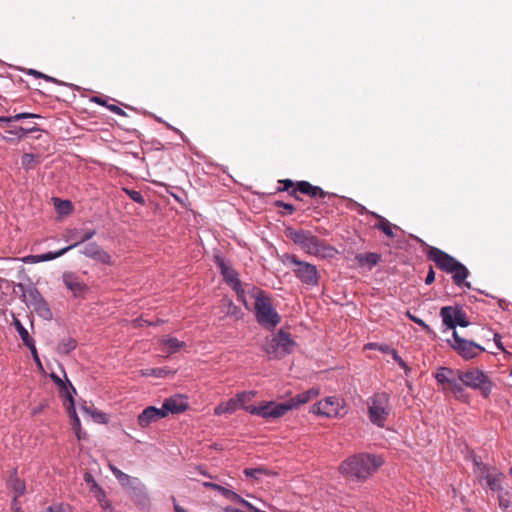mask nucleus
I'll return each mask as SVG.
<instances>
[{"label": "nucleus", "mask_w": 512, "mask_h": 512, "mask_svg": "<svg viewBox=\"0 0 512 512\" xmlns=\"http://www.w3.org/2000/svg\"><path fill=\"white\" fill-rule=\"evenodd\" d=\"M381 456L370 453H358L346 458L339 466L340 474L354 482H365L382 465Z\"/></svg>", "instance_id": "f257e3e1"}, {"label": "nucleus", "mask_w": 512, "mask_h": 512, "mask_svg": "<svg viewBox=\"0 0 512 512\" xmlns=\"http://www.w3.org/2000/svg\"><path fill=\"white\" fill-rule=\"evenodd\" d=\"M426 255L428 260L433 261L440 270L452 274V280L456 286L471 288V283L466 281L470 272L456 258L434 246L428 248Z\"/></svg>", "instance_id": "f03ea898"}, {"label": "nucleus", "mask_w": 512, "mask_h": 512, "mask_svg": "<svg viewBox=\"0 0 512 512\" xmlns=\"http://www.w3.org/2000/svg\"><path fill=\"white\" fill-rule=\"evenodd\" d=\"M286 236L295 244L299 245L308 254L315 256L331 255L333 249L322 242L317 236L303 229H296L293 226H287Z\"/></svg>", "instance_id": "7ed1b4c3"}, {"label": "nucleus", "mask_w": 512, "mask_h": 512, "mask_svg": "<svg viewBox=\"0 0 512 512\" xmlns=\"http://www.w3.org/2000/svg\"><path fill=\"white\" fill-rule=\"evenodd\" d=\"M366 404L370 422L383 428L392 411L390 394L385 391L375 392L368 397Z\"/></svg>", "instance_id": "20e7f679"}, {"label": "nucleus", "mask_w": 512, "mask_h": 512, "mask_svg": "<svg viewBox=\"0 0 512 512\" xmlns=\"http://www.w3.org/2000/svg\"><path fill=\"white\" fill-rule=\"evenodd\" d=\"M295 346L296 342L291 334L281 329L276 334L265 338L263 350L270 358L281 359L291 354Z\"/></svg>", "instance_id": "39448f33"}, {"label": "nucleus", "mask_w": 512, "mask_h": 512, "mask_svg": "<svg viewBox=\"0 0 512 512\" xmlns=\"http://www.w3.org/2000/svg\"><path fill=\"white\" fill-rule=\"evenodd\" d=\"M459 381L464 386L479 391L480 395L485 399L490 397L494 386L489 376L478 368L467 371L461 370L459 372Z\"/></svg>", "instance_id": "423d86ee"}, {"label": "nucleus", "mask_w": 512, "mask_h": 512, "mask_svg": "<svg viewBox=\"0 0 512 512\" xmlns=\"http://www.w3.org/2000/svg\"><path fill=\"white\" fill-rule=\"evenodd\" d=\"M214 263L224 281L235 291L238 301L242 302L247 310H250L251 307L245 297V289L241 285L238 272L219 254L214 255Z\"/></svg>", "instance_id": "0eeeda50"}, {"label": "nucleus", "mask_w": 512, "mask_h": 512, "mask_svg": "<svg viewBox=\"0 0 512 512\" xmlns=\"http://www.w3.org/2000/svg\"><path fill=\"white\" fill-rule=\"evenodd\" d=\"M254 315L257 323L268 331H273L281 322L280 314L272 305L271 297L254 304Z\"/></svg>", "instance_id": "6e6552de"}, {"label": "nucleus", "mask_w": 512, "mask_h": 512, "mask_svg": "<svg viewBox=\"0 0 512 512\" xmlns=\"http://www.w3.org/2000/svg\"><path fill=\"white\" fill-rule=\"evenodd\" d=\"M285 258L290 264L294 265L292 271L303 284L318 285L320 276L315 265L299 260L294 254H286Z\"/></svg>", "instance_id": "1a4fd4ad"}, {"label": "nucleus", "mask_w": 512, "mask_h": 512, "mask_svg": "<svg viewBox=\"0 0 512 512\" xmlns=\"http://www.w3.org/2000/svg\"><path fill=\"white\" fill-rule=\"evenodd\" d=\"M244 410L251 415L259 416L263 419H278L289 412V407L285 402L277 403L274 401L261 402L259 405L244 406Z\"/></svg>", "instance_id": "9d476101"}, {"label": "nucleus", "mask_w": 512, "mask_h": 512, "mask_svg": "<svg viewBox=\"0 0 512 512\" xmlns=\"http://www.w3.org/2000/svg\"><path fill=\"white\" fill-rule=\"evenodd\" d=\"M452 337L453 341L448 340L449 345L465 360L473 359L485 351V348L476 342L460 337L455 330Z\"/></svg>", "instance_id": "9b49d317"}, {"label": "nucleus", "mask_w": 512, "mask_h": 512, "mask_svg": "<svg viewBox=\"0 0 512 512\" xmlns=\"http://www.w3.org/2000/svg\"><path fill=\"white\" fill-rule=\"evenodd\" d=\"M440 316L443 323L449 328L455 330L456 326L467 327L470 321L463 308L459 305L444 306L440 309Z\"/></svg>", "instance_id": "f8f14e48"}, {"label": "nucleus", "mask_w": 512, "mask_h": 512, "mask_svg": "<svg viewBox=\"0 0 512 512\" xmlns=\"http://www.w3.org/2000/svg\"><path fill=\"white\" fill-rule=\"evenodd\" d=\"M341 400L336 397H327L324 400L319 401L312 407V412L328 418L341 417L343 409Z\"/></svg>", "instance_id": "ddd939ff"}, {"label": "nucleus", "mask_w": 512, "mask_h": 512, "mask_svg": "<svg viewBox=\"0 0 512 512\" xmlns=\"http://www.w3.org/2000/svg\"><path fill=\"white\" fill-rule=\"evenodd\" d=\"M301 195L310 199L324 198L327 192L323 191L318 186H313L308 181H298L296 186L291 190L290 196L294 197L297 201H302Z\"/></svg>", "instance_id": "4468645a"}, {"label": "nucleus", "mask_w": 512, "mask_h": 512, "mask_svg": "<svg viewBox=\"0 0 512 512\" xmlns=\"http://www.w3.org/2000/svg\"><path fill=\"white\" fill-rule=\"evenodd\" d=\"M62 280L65 287L72 293L75 298H84L89 287L84 281L74 272H64Z\"/></svg>", "instance_id": "2eb2a0df"}, {"label": "nucleus", "mask_w": 512, "mask_h": 512, "mask_svg": "<svg viewBox=\"0 0 512 512\" xmlns=\"http://www.w3.org/2000/svg\"><path fill=\"white\" fill-rule=\"evenodd\" d=\"M95 233V230L91 229H67L66 233L64 234V239L66 242H70L71 244L66 248H68V251L71 250L72 248L92 238L95 235Z\"/></svg>", "instance_id": "dca6fc26"}, {"label": "nucleus", "mask_w": 512, "mask_h": 512, "mask_svg": "<svg viewBox=\"0 0 512 512\" xmlns=\"http://www.w3.org/2000/svg\"><path fill=\"white\" fill-rule=\"evenodd\" d=\"M108 467L122 487H131L135 492L143 493L145 487L137 478H132L111 463Z\"/></svg>", "instance_id": "f3484780"}, {"label": "nucleus", "mask_w": 512, "mask_h": 512, "mask_svg": "<svg viewBox=\"0 0 512 512\" xmlns=\"http://www.w3.org/2000/svg\"><path fill=\"white\" fill-rule=\"evenodd\" d=\"M188 408L186 400L182 396H174L164 400L161 412L164 413V418L168 414H179Z\"/></svg>", "instance_id": "a211bd4d"}, {"label": "nucleus", "mask_w": 512, "mask_h": 512, "mask_svg": "<svg viewBox=\"0 0 512 512\" xmlns=\"http://www.w3.org/2000/svg\"><path fill=\"white\" fill-rule=\"evenodd\" d=\"M320 393V389L312 387L302 393L295 395L285 402L286 406L289 407V411L297 409L300 405L306 404L312 399L316 398Z\"/></svg>", "instance_id": "6ab92c4d"}, {"label": "nucleus", "mask_w": 512, "mask_h": 512, "mask_svg": "<svg viewBox=\"0 0 512 512\" xmlns=\"http://www.w3.org/2000/svg\"><path fill=\"white\" fill-rule=\"evenodd\" d=\"M162 418H164V413L160 408L148 406L138 415L137 422L140 427L146 428Z\"/></svg>", "instance_id": "aec40b11"}, {"label": "nucleus", "mask_w": 512, "mask_h": 512, "mask_svg": "<svg viewBox=\"0 0 512 512\" xmlns=\"http://www.w3.org/2000/svg\"><path fill=\"white\" fill-rule=\"evenodd\" d=\"M18 288L22 292L23 301L29 308H32L43 297L33 284L25 285L20 283Z\"/></svg>", "instance_id": "412c9836"}, {"label": "nucleus", "mask_w": 512, "mask_h": 512, "mask_svg": "<svg viewBox=\"0 0 512 512\" xmlns=\"http://www.w3.org/2000/svg\"><path fill=\"white\" fill-rule=\"evenodd\" d=\"M203 486L206 487V488H210V489L218 491L227 500H229L231 502H234V503L241 504L242 506L244 505V503L246 501L244 498H242L236 492H234V491H232V490H230V489H228L226 487H223V486H221L219 484H216V483H213V482H204Z\"/></svg>", "instance_id": "4be33fe9"}, {"label": "nucleus", "mask_w": 512, "mask_h": 512, "mask_svg": "<svg viewBox=\"0 0 512 512\" xmlns=\"http://www.w3.org/2000/svg\"><path fill=\"white\" fill-rule=\"evenodd\" d=\"M7 486L15 493L14 501H17V499L23 496L26 492L25 481L18 477L16 469L12 471L8 479Z\"/></svg>", "instance_id": "5701e85b"}, {"label": "nucleus", "mask_w": 512, "mask_h": 512, "mask_svg": "<svg viewBox=\"0 0 512 512\" xmlns=\"http://www.w3.org/2000/svg\"><path fill=\"white\" fill-rule=\"evenodd\" d=\"M34 312L43 320L50 321L53 318L52 310L48 302L42 297L39 302L32 306Z\"/></svg>", "instance_id": "b1692460"}, {"label": "nucleus", "mask_w": 512, "mask_h": 512, "mask_svg": "<svg viewBox=\"0 0 512 512\" xmlns=\"http://www.w3.org/2000/svg\"><path fill=\"white\" fill-rule=\"evenodd\" d=\"M95 498L97 499L99 505L105 512H115L114 508L111 505V502L107 499L105 491L102 489L99 484H95Z\"/></svg>", "instance_id": "393cba45"}, {"label": "nucleus", "mask_w": 512, "mask_h": 512, "mask_svg": "<svg viewBox=\"0 0 512 512\" xmlns=\"http://www.w3.org/2000/svg\"><path fill=\"white\" fill-rule=\"evenodd\" d=\"M356 259L361 266H368L371 268L378 264L380 261V255L377 253L366 252L358 254Z\"/></svg>", "instance_id": "a878e982"}, {"label": "nucleus", "mask_w": 512, "mask_h": 512, "mask_svg": "<svg viewBox=\"0 0 512 512\" xmlns=\"http://www.w3.org/2000/svg\"><path fill=\"white\" fill-rule=\"evenodd\" d=\"M221 308L226 316L235 317L236 319L242 317L241 309L229 299L222 300Z\"/></svg>", "instance_id": "bb28decb"}, {"label": "nucleus", "mask_w": 512, "mask_h": 512, "mask_svg": "<svg viewBox=\"0 0 512 512\" xmlns=\"http://www.w3.org/2000/svg\"><path fill=\"white\" fill-rule=\"evenodd\" d=\"M68 252V248H62L56 252H47L39 255H32L29 257L32 263H39L56 259Z\"/></svg>", "instance_id": "cd10ccee"}, {"label": "nucleus", "mask_w": 512, "mask_h": 512, "mask_svg": "<svg viewBox=\"0 0 512 512\" xmlns=\"http://www.w3.org/2000/svg\"><path fill=\"white\" fill-rule=\"evenodd\" d=\"M237 410V400L230 398L226 402L218 404L214 409L215 415L232 414Z\"/></svg>", "instance_id": "c85d7f7f"}, {"label": "nucleus", "mask_w": 512, "mask_h": 512, "mask_svg": "<svg viewBox=\"0 0 512 512\" xmlns=\"http://www.w3.org/2000/svg\"><path fill=\"white\" fill-rule=\"evenodd\" d=\"M161 343L165 347H167L168 354H174L186 346V343L184 341H179L177 338L174 337L162 339Z\"/></svg>", "instance_id": "c756f323"}, {"label": "nucleus", "mask_w": 512, "mask_h": 512, "mask_svg": "<svg viewBox=\"0 0 512 512\" xmlns=\"http://www.w3.org/2000/svg\"><path fill=\"white\" fill-rule=\"evenodd\" d=\"M14 326L17 330L20 338L22 339L25 346H31L34 341V339L29 335V332L27 329L22 325L21 321L17 318H14Z\"/></svg>", "instance_id": "7c9ffc66"}, {"label": "nucleus", "mask_w": 512, "mask_h": 512, "mask_svg": "<svg viewBox=\"0 0 512 512\" xmlns=\"http://www.w3.org/2000/svg\"><path fill=\"white\" fill-rule=\"evenodd\" d=\"M503 479H504V475L502 473H497V474L488 473L485 476L487 486L492 491H500L502 489L501 482Z\"/></svg>", "instance_id": "2f4dec72"}, {"label": "nucleus", "mask_w": 512, "mask_h": 512, "mask_svg": "<svg viewBox=\"0 0 512 512\" xmlns=\"http://www.w3.org/2000/svg\"><path fill=\"white\" fill-rule=\"evenodd\" d=\"M459 372H461L460 369H452L450 367L441 366L437 369V371L434 373V378H455L459 379Z\"/></svg>", "instance_id": "473e14b6"}, {"label": "nucleus", "mask_w": 512, "mask_h": 512, "mask_svg": "<svg viewBox=\"0 0 512 512\" xmlns=\"http://www.w3.org/2000/svg\"><path fill=\"white\" fill-rule=\"evenodd\" d=\"M246 295L254 299V304H258L259 299L265 300L270 297L264 290L256 286H251L247 292L245 291V296Z\"/></svg>", "instance_id": "72a5a7b5"}, {"label": "nucleus", "mask_w": 512, "mask_h": 512, "mask_svg": "<svg viewBox=\"0 0 512 512\" xmlns=\"http://www.w3.org/2000/svg\"><path fill=\"white\" fill-rule=\"evenodd\" d=\"M55 209L59 215H67L72 209V203L68 200L54 199Z\"/></svg>", "instance_id": "f704fd0d"}, {"label": "nucleus", "mask_w": 512, "mask_h": 512, "mask_svg": "<svg viewBox=\"0 0 512 512\" xmlns=\"http://www.w3.org/2000/svg\"><path fill=\"white\" fill-rule=\"evenodd\" d=\"M51 378L54 383L58 386L61 392H64V396H67V391H71V393H76V389L74 386L67 380L68 385L65 381H63L59 376L54 373H51Z\"/></svg>", "instance_id": "c9c22d12"}, {"label": "nucleus", "mask_w": 512, "mask_h": 512, "mask_svg": "<svg viewBox=\"0 0 512 512\" xmlns=\"http://www.w3.org/2000/svg\"><path fill=\"white\" fill-rule=\"evenodd\" d=\"M463 386V383L460 384L458 382L456 385H454L450 392L453 393L457 400L467 403L469 401V395Z\"/></svg>", "instance_id": "e433bc0d"}, {"label": "nucleus", "mask_w": 512, "mask_h": 512, "mask_svg": "<svg viewBox=\"0 0 512 512\" xmlns=\"http://www.w3.org/2000/svg\"><path fill=\"white\" fill-rule=\"evenodd\" d=\"M255 395L256 393L254 391L237 393L233 398V400H237V409L239 407L244 409V406H247L246 403L250 401Z\"/></svg>", "instance_id": "4c0bfd02"}, {"label": "nucleus", "mask_w": 512, "mask_h": 512, "mask_svg": "<svg viewBox=\"0 0 512 512\" xmlns=\"http://www.w3.org/2000/svg\"><path fill=\"white\" fill-rule=\"evenodd\" d=\"M77 346V343H76V340L69 337L67 339H63L59 345H58V350L61 352V353H64V354H69L71 351H73Z\"/></svg>", "instance_id": "58836bf2"}, {"label": "nucleus", "mask_w": 512, "mask_h": 512, "mask_svg": "<svg viewBox=\"0 0 512 512\" xmlns=\"http://www.w3.org/2000/svg\"><path fill=\"white\" fill-rule=\"evenodd\" d=\"M437 384L442 387V390L444 392L451 391V389L456 385L459 381V379L455 378H439L435 379Z\"/></svg>", "instance_id": "ea45409f"}, {"label": "nucleus", "mask_w": 512, "mask_h": 512, "mask_svg": "<svg viewBox=\"0 0 512 512\" xmlns=\"http://www.w3.org/2000/svg\"><path fill=\"white\" fill-rule=\"evenodd\" d=\"M169 373L167 368H149L142 371L143 376L165 377Z\"/></svg>", "instance_id": "a19ab883"}, {"label": "nucleus", "mask_w": 512, "mask_h": 512, "mask_svg": "<svg viewBox=\"0 0 512 512\" xmlns=\"http://www.w3.org/2000/svg\"><path fill=\"white\" fill-rule=\"evenodd\" d=\"M21 164L26 170L33 169L36 164V157L33 154L25 153L22 156Z\"/></svg>", "instance_id": "79ce46f5"}, {"label": "nucleus", "mask_w": 512, "mask_h": 512, "mask_svg": "<svg viewBox=\"0 0 512 512\" xmlns=\"http://www.w3.org/2000/svg\"><path fill=\"white\" fill-rule=\"evenodd\" d=\"M406 316L411 321H413L414 323L419 325L426 333H428V334L434 333L433 330L430 328V326L428 324H426L422 319H420V318L416 317L415 315L411 314L409 311H407Z\"/></svg>", "instance_id": "37998d69"}, {"label": "nucleus", "mask_w": 512, "mask_h": 512, "mask_svg": "<svg viewBox=\"0 0 512 512\" xmlns=\"http://www.w3.org/2000/svg\"><path fill=\"white\" fill-rule=\"evenodd\" d=\"M72 429L75 432V435L78 440H82L86 438V433L82 431L80 419L78 416H75L74 421L71 422Z\"/></svg>", "instance_id": "c03bdc74"}, {"label": "nucleus", "mask_w": 512, "mask_h": 512, "mask_svg": "<svg viewBox=\"0 0 512 512\" xmlns=\"http://www.w3.org/2000/svg\"><path fill=\"white\" fill-rule=\"evenodd\" d=\"M101 250V248L95 244V243H89L84 247V250L82 253L90 258H93L97 256L98 252Z\"/></svg>", "instance_id": "a18cd8bd"}, {"label": "nucleus", "mask_w": 512, "mask_h": 512, "mask_svg": "<svg viewBox=\"0 0 512 512\" xmlns=\"http://www.w3.org/2000/svg\"><path fill=\"white\" fill-rule=\"evenodd\" d=\"M66 400L69 401V406L67 407V412L71 418V422L74 421L75 416H77L75 405H74V399L72 396L71 391H67V396H65Z\"/></svg>", "instance_id": "49530a36"}, {"label": "nucleus", "mask_w": 512, "mask_h": 512, "mask_svg": "<svg viewBox=\"0 0 512 512\" xmlns=\"http://www.w3.org/2000/svg\"><path fill=\"white\" fill-rule=\"evenodd\" d=\"M66 400L69 401V406L67 407V412L71 418V422L74 421L75 416H77L75 405H74V399L72 396L71 391H67V396H65Z\"/></svg>", "instance_id": "de8ad7c7"}, {"label": "nucleus", "mask_w": 512, "mask_h": 512, "mask_svg": "<svg viewBox=\"0 0 512 512\" xmlns=\"http://www.w3.org/2000/svg\"><path fill=\"white\" fill-rule=\"evenodd\" d=\"M124 191L136 203H140V204L144 203L145 200H144V197L142 196L141 192L132 190V189H127V188H124Z\"/></svg>", "instance_id": "09e8293b"}, {"label": "nucleus", "mask_w": 512, "mask_h": 512, "mask_svg": "<svg viewBox=\"0 0 512 512\" xmlns=\"http://www.w3.org/2000/svg\"><path fill=\"white\" fill-rule=\"evenodd\" d=\"M279 184L282 186L278 188V191H287L289 194L291 190L296 186V183L290 179L279 180Z\"/></svg>", "instance_id": "8fccbe9b"}, {"label": "nucleus", "mask_w": 512, "mask_h": 512, "mask_svg": "<svg viewBox=\"0 0 512 512\" xmlns=\"http://www.w3.org/2000/svg\"><path fill=\"white\" fill-rule=\"evenodd\" d=\"M265 472V469L263 468H246L244 470V474L247 477H251L254 479H258L260 474H263Z\"/></svg>", "instance_id": "3c124183"}, {"label": "nucleus", "mask_w": 512, "mask_h": 512, "mask_svg": "<svg viewBox=\"0 0 512 512\" xmlns=\"http://www.w3.org/2000/svg\"><path fill=\"white\" fill-rule=\"evenodd\" d=\"M94 259L103 264H110V262H111V256L103 249H101L98 252L97 256H95Z\"/></svg>", "instance_id": "603ef678"}, {"label": "nucleus", "mask_w": 512, "mask_h": 512, "mask_svg": "<svg viewBox=\"0 0 512 512\" xmlns=\"http://www.w3.org/2000/svg\"><path fill=\"white\" fill-rule=\"evenodd\" d=\"M38 117H39V115L33 114V113H19V114H16L15 116L6 117V119H9V123H10V122L19 121V120L25 119V118H38Z\"/></svg>", "instance_id": "864d4df0"}, {"label": "nucleus", "mask_w": 512, "mask_h": 512, "mask_svg": "<svg viewBox=\"0 0 512 512\" xmlns=\"http://www.w3.org/2000/svg\"><path fill=\"white\" fill-rule=\"evenodd\" d=\"M82 410L85 413H91L92 417L98 421H104L105 420V414L99 411H91V408L87 406H83Z\"/></svg>", "instance_id": "5fc2aeb1"}, {"label": "nucleus", "mask_w": 512, "mask_h": 512, "mask_svg": "<svg viewBox=\"0 0 512 512\" xmlns=\"http://www.w3.org/2000/svg\"><path fill=\"white\" fill-rule=\"evenodd\" d=\"M277 205L279 207H283V210L281 211V213L283 215H290L293 213V211H295L297 209V207H295L292 204H288V203L277 202Z\"/></svg>", "instance_id": "6e6d98bb"}, {"label": "nucleus", "mask_w": 512, "mask_h": 512, "mask_svg": "<svg viewBox=\"0 0 512 512\" xmlns=\"http://www.w3.org/2000/svg\"><path fill=\"white\" fill-rule=\"evenodd\" d=\"M377 228L381 229L382 232L387 235L388 237H394L395 234L393 232L394 228H399V226H376Z\"/></svg>", "instance_id": "4d7b16f0"}, {"label": "nucleus", "mask_w": 512, "mask_h": 512, "mask_svg": "<svg viewBox=\"0 0 512 512\" xmlns=\"http://www.w3.org/2000/svg\"><path fill=\"white\" fill-rule=\"evenodd\" d=\"M435 281V272L432 266H429L428 273L425 279V284L430 285Z\"/></svg>", "instance_id": "13d9d810"}, {"label": "nucleus", "mask_w": 512, "mask_h": 512, "mask_svg": "<svg viewBox=\"0 0 512 512\" xmlns=\"http://www.w3.org/2000/svg\"><path fill=\"white\" fill-rule=\"evenodd\" d=\"M84 480H85L86 483L91 484V491L95 493V484H98V483L95 481V479L92 476V474L85 473Z\"/></svg>", "instance_id": "bf43d9fd"}, {"label": "nucleus", "mask_w": 512, "mask_h": 512, "mask_svg": "<svg viewBox=\"0 0 512 512\" xmlns=\"http://www.w3.org/2000/svg\"><path fill=\"white\" fill-rule=\"evenodd\" d=\"M29 348V350L31 351V354L33 356V359L35 360V362L37 363L38 366L41 367V361L39 359V356H38V353H37V349H36V346H35V342L32 343L31 346H27Z\"/></svg>", "instance_id": "052dcab7"}, {"label": "nucleus", "mask_w": 512, "mask_h": 512, "mask_svg": "<svg viewBox=\"0 0 512 512\" xmlns=\"http://www.w3.org/2000/svg\"><path fill=\"white\" fill-rule=\"evenodd\" d=\"M107 108H108L111 112H113V113H115V114H117V115H119V116H126L125 111H124L122 108H120V107H118V106H116V105H114V104H109V105H107Z\"/></svg>", "instance_id": "680f3d73"}, {"label": "nucleus", "mask_w": 512, "mask_h": 512, "mask_svg": "<svg viewBox=\"0 0 512 512\" xmlns=\"http://www.w3.org/2000/svg\"><path fill=\"white\" fill-rule=\"evenodd\" d=\"M394 359L398 362L400 367H402L405 370V373L408 374V372L410 371V368L396 352L394 353Z\"/></svg>", "instance_id": "e2e57ef3"}, {"label": "nucleus", "mask_w": 512, "mask_h": 512, "mask_svg": "<svg viewBox=\"0 0 512 512\" xmlns=\"http://www.w3.org/2000/svg\"><path fill=\"white\" fill-rule=\"evenodd\" d=\"M501 339H502V337H501V335L499 333H495L494 334L493 340H494V343H495L496 347L499 350H501L502 352H505V349H504V346H503V343H502Z\"/></svg>", "instance_id": "0e129e2a"}, {"label": "nucleus", "mask_w": 512, "mask_h": 512, "mask_svg": "<svg viewBox=\"0 0 512 512\" xmlns=\"http://www.w3.org/2000/svg\"><path fill=\"white\" fill-rule=\"evenodd\" d=\"M506 495L507 493L505 495H499V505L503 509H507L510 506V501L505 497Z\"/></svg>", "instance_id": "69168bd1"}, {"label": "nucleus", "mask_w": 512, "mask_h": 512, "mask_svg": "<svg viewBox=\"0 0 512 512\" xmlns=\"http://www.w3.org/2000/svg\"><path fill=\"white\" fill-rule=\"evenodd\" d=\"M161 322H162V321L157 320L156 322L152 323V322H149V321L144 320V319H142V318H140V319H136V320H135L136 325H137V326H139V327L144 326V324H145V325H158V324H160Z\"/></svg>", "instance_id": "338daca9"}, {"label": "nucleus", "mask_w": 512, "mask_h": 512, "mask_svg": "<svg viewBox=\"0 0 512 512\" xmlns=\"http://www.w3.org/2000/svg\"><path fill=\"white\" fill-rule=\"evenodd\" d=\"M33 75H35L36 77L38 78H43L45 79L46 81H50V82H54V83H57V80L54 79L53 77H50V76H47L41 72H37V71H32L31 72Z\"/></svg>", "instance_id": "774afa93"}]
</instances>
